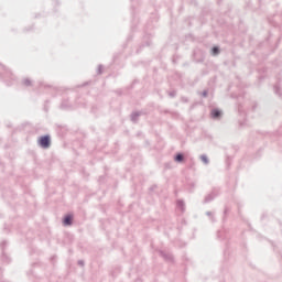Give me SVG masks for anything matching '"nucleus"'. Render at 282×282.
I'll use <instances>...</instances> for the list:
<instances>
[{"mask_svg":"<svg viewBox=\"0 0 282 282\" xmlns=\"http://www.w3.org/2000/svg\"><path fill=\"white\" fill-rule=\"evenodd\" d=\"M64 226H72V216H66L64 218Z\"/></svg>","mask_w":282,"mask_h":282,"instance_id":"nucleus-2","label":"nucleus"},{"mask_svg":"<svg viewBox=\"0 0 282 282\" xmlns=\"http://www.w3.org/2000/svg\"><path fill=\"white\" fill-rule=\"evenodd\" d=\"M212 116L213 118H219V116H221V112L219 110H213Z\"/></svg>","mask_w":282,"mask_h":282,"instance_id":"nucleus-3","label":"nucleus"},{"mask_svg":"<svg viewBox=\"0 0 282 282\" xmlns=\"http://www.w3.org/2000/svg\"><path fill=\"white\" fill-rule=\"evenodd\" d=\"M202 160L205 162V164H208V159L206 156H202Z\"/></svg>","mask_w":282,"mask_h":282,"instance_id":"nucleus-6","label":"nucleus"},{"mask_svg":"<svg viewBox=\"0 0 282 282\" xmlns=\"http://www.w3.org/2000/svg\"><path fill=\"white\" fill-rule=\"evenodd\" d=\"M213 54H214V55L219 54V48H218V47H214V48H213Z\"/></svg>","mask_w":282,"mask_h":282,"instance_id":"nucleus-5","label":"nucleus"},{"mask_svg":"<svg viewBox=\"0 0 282 282\" xmlns=\"http://www.w3.org/2000/svg\"><path fill=\"white\" fill-rule=\"evenodd\" d=\"M39 144L43 149H50V144H51L50 137L48 135L41 137L39 140Z\"/></svg>","mask_w":282,"mask_h":282,"instance_id":"nucleus-1","label":"nucleus"},{"mask_svg":"<svg viewBox=\"0 0 282 282\" xmlns=\"http://www.w3.org/2000/svg\"><path fill=\"white\" fill-rule=\"evenodd\" d=\"M175 162H184V155L183 154H177L175 156Z\"/></svg>","mask_w":282,"mask_h":282,"instance_id":"nucleus-4","label":"nucleus"}]
</instances>
